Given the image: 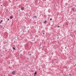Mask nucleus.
<instances>
[{
  "label": "nucleus",
  "mask_w": 76,
  "mask_h": 76,
  "mask_svg": "<svg viewBox=\"0 0 76 76\" xmlns=\"http://www.w3.org/2000/svg\"><path fill=\"white\" fill-rule=\"evenodd\" d=\"M15 73H16V72L15 71H13L12 72V75H15Z\"/></svg>",
  "instance_id": "nucleus-1"
},
{
  "label": "nucleus",
  "mask_w": 76,
  "mask_h": 76,
  "mask_svg": "<svg viewBox=\"0 0 76 76\" xmlns=\"http://www.w3.org/2000/svg\"><path fill=\"white\" fill-rule=\"evenodd\" d=\"M21 10H24V7H22L21 9Z\"/></svg>",
  "instance_id": "nucleus-2"
},
{
  "label": "nucleus",
  "mask_w": 76,
  "mask_h": 76,
  "mask_svg": "<svg viewBox=\"0 0 76 76\" xmlns=\"http://www.w3.org/2000/svg\"><path fill=\"white\" fill-rule=\"evenodd\" d=\"M44 23H47V21L45 20V21L43 22Z\"/></svg>",
  "instance_id": "nucleus-3"
},
{
  "label": "nucleus",
  "mask_w": 76,
  "mask_h": 76,
  "mask_svg": "<svg viewBox=\"0 0 76 76\" xmlns=\"http://www.w3.org/2000/svg\"><path fill=\"white\" fill-rule=\"evenodd\" d=\"M10 19H12V18H13V16H10Z\"/></svg>",
  "instance_id": "nucleus-4"
},
{
  "label": "nucleus",
  "mask_w": 76,
  "mask_h": 76,
  "mask_svg": "<svg viewBox=\"0 0 76 76\" xmlns=\"http://www.w3.org/2000/svg\"><path fill=\"white\" fill-rule=\"evenodd\" d=\"M34 18H37V16H34Z\"/></svg>",
  "instance_id": "nucleus-5"
},
{
  "label": "nucleus",
  "mask_w": 76,
  "mask_h": 76,
  "mask_svg": "<svg viewBox=\"0 0 76 76\" xmlns=\"http://www.w3.org/2000/svg\"><path fill=\"white\" fill-rule=\"evenodd\" d=\"M34 75H36L37 74V72H35L34 73Z\"/></svg>",
  "instance_id": "nucleus-6"
},
{
  "label": "nucleus",
  "mask_w": 76,
  "mask_h": 76,
  "mask_svg": "<svg viewBox=\"0 0 76 76\" xmlns=\"http://www.w3.org/2000/svg\"><path fill=\"white\" fill-rule=\"evenodd\" d=\"M12 48H13V50H15V48H14V47H13Z\"/></svg>",
  "instance_id": "nucleus-7"
},
{
  "label": "nucleus",
  "mask_w": 76,
  "mask_h": 76,
  "mask_svg": "<svg viewBox=\"0 0 76 76\" xmlns=\"http://www.w3.org/2000/svg\"><path fill=\"white\" fill-rule=\"evenodd\" d=\"M3 22V20H1V22Z\"/></svg>",
  "instance_id": "nucleus-8"
},
{
  "label": "nucleus",
  "mask_w": 76,
  "mask_h": 76,
  "mask_svg": "<svg viewBox=\"0 0 76 76\" xmlns=\"http://www.w3.org/2000/svg\"><path fill=\"white\" fill-rule=\"evenodd\" d=\"M50 20H52V19L50 18Z\"/></svg>",
  "instance_id": "nucleus-9"
},
{
  "label": "nucleus",
  "mask_w": 76,
  "mask_h": 76,
  "mask_svg": "<svg viewBox=\"0 0 76 76\" xmlns=\"http://www.w3.org/2000/svg\"><path fill=\"white\" fill-rule=\"evenodd\" d=\"M72 10H73V11H74V9H72Z\"/></svg>",
  "instance_id": "nucleus-10"
},
{
  "label": "nucleus",
  "mask_w": 76,
  "mask_h": 76,
  "mask_svg": "<svg viewBox=\"0 0 76 76\" xmlns=\"http://www.w3.org/2000/svg\"><path fill=\"white\" fill-rule=\"evenodd\" d=\"M60 27H59V26H58V28H59Z\"/></svg>",
  "instance_id": "nucleus-11"
},
{
  "label": "nucleus",
  "mask_w": 76,
  "mask_h": 76,
  "mask_svg": "<svg viewBox=\"0 0 76 76\" xmlns=\"http://www.w3.org/2000/svg\"><path fill=\"white\" fill-rule=\"evenodd\" d=\"M0 23H1V22H0Z\"/></svg>",
  "instance_id": "nucleus-12"
},
{
  "label": "nucleus",
  "mask_w": 76,
  "mask_h": 76,
  "mask_svg": "<svg viewBox=\"0 0 76 76\" xmlns=\"http://www.w3.org/2000/svg\"><path fill=\"white\" fill-rule=\"evenodd\" d=\"M43 34H45V33H43Z\"/></svg>",
  "instance_id": "nucleus-13"
},
{
  "label": "nucleus",
  "mask_w": 76,
  "mask_h": 76,
  "mask_svg": "<svg viewBox=\"0 0 76 76\" xmlns=\"http://www.w3.org/2000/svg\"><path fill=\"white\" fill-rule=\"evenodd\" d=\"M8 20H9V18L8 19Z\"/></svg>",
  "instance_id": "nucleus-14"
},
{
  "label": "nucleus",
  "mask_w": 76,
  "mask_h": 76,
  "mask_svg": "<svg viewBox=\"0 0 76 76\" xmlns=\"http://www.w3.org/2000/svg\"><path fill=\"white\" fill-rule=\"evenodd\" d=\"M1 6H2V5H1Z\"/></svg>",
  "instance_id": "nucleus-15"
},
{
  "label": "nucleus",
  "mask_w": 76,
  "mask_h": 76,
  "mask_svg": "<svg viewBox=\"0 0 76 76\" xmlns=\"http://www.w3.org/2000/svg\"><path fill=\"white\" fill-rule=\"evenodd\" d=\"M65 48H66V47Z\"/></svg>",
  "instance_id": "nucleus-16"
},
{
  "label": "nucleus",
  "mask_w": 76,
  "mask_h": 76,
  "mask_svg": "<svg viewBox=\"0 0 76 76\" xmlns=\"http://www.w3.org/2000/svg\"><path fill=\"white\" fill-rule=\"evenodd\" d=\"M30 55H31V54H30Z\"/></svg>",
  "instance_id": "nucleus-17"
}]
</instances>
